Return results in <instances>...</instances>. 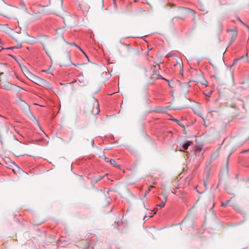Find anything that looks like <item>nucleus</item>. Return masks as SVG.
<instances>
[{
	"label": "nucleus",
	"mask_w": 249,
	"mask_h": 249,
	"mask_svg": "<svg viewBox=\"0 0 249 249\" xmlns=\"http://www.w3.org/2000/svg\"><path fill=\"white\" fill-rule=\"evenodd\" d=\"M211 93L212 92H211L210 93H208V95L211 94Z\"/></svg>",
	"instance_id": "30"
},
{
	"label": "nucleus",
	"mask_w": 249,
	"mask_h": 249,
	"mask_svg": "<svg viewBox=\"0 0 249 249\" xmlns=\"http://www.w3.org/2000/svg\"><path fill=\"white\" fill-rule=\"evenodd\" d=\"M49 48V46H45L44 45H43L44 50L45 51V52L47 53H48L47 49H48Z\"/></svg>",
	"instance_id": "15"
},
{
	"label": "nucleus",
	"mask_w": 249,
	"mask_h": 249,
	"mask_svg": "<svg viewBox=\"0 0 249 249\" xmlns=\"http://www.w3.org/2000/svg\"><path fill=\"white\" fill-rule=\"evenodd\" d=\"M21 44H18L16 46L10 48V49H13L14 48H21Z\"/></svg>",
	"instance_id": "12"
},
{
	"label": "nucleus",
	"mask_w": 249,
	"mask_h": 249,
	"mask_svg": "<svg viewBox=\"0 0 249 249\" xmlns=\"http://www.w3.org/2000/svg\"><path fill=\"white\" fill-rule=\"evenodd\" d=\"M201 151V148L198 147L195 149V153L196 154L197 153H199Z\"/></svg>",
	"instance_id": "11"
},
{
	"label": "nucleus",
	"mask_w": 249,
	"mask_h": 249,
	"mask_svg": "<svg viewBox=\"0 0 249 249\" xmlns=\"http://www.w3.org/2000/svg\"><path fill=\"white\" fill-rule=\"evenodd\" d=\"M229 202V201H226L225 202H222L221 205L223 207H226L227 206Z\"/></svg>",
	"instance_id": "13"
},
{
	"label": "nucleus",
	"mask_w": 249,
	"mask_h": 249,
	"mask_svg": "<svg viewBox=\"0 0 249 249\" xmlns=\"http://www.w3.org/2000/svg\"><path fill=\"white\" fill-rule=\"evenodd\" d=\"M143 205H144V207H145V205H144V203H143ZM145 208V209H146V210H148V208Z\"/></svg>",
	"instance_id": "25"
},
{
	"label": "nucleus",
	"mask_w": 249,
	"mask_h": 249,
	"mask_svg": "<svg viewBox=\"0 0 249 249\" xmlns=\"http://www.w3.org/2000/svg\"><path fill=\"white\" fill-rule=\"evenodd\" d=\"M178 64V63H176V64H175L174 65V66H176ZM178 64H179V65H180V63H178Z\"/></svg>",
	"instance_id": "23"
},
{
	"label": "nucleus",
	"mask_w": 249,
	"mask_h": 249,
	"mask_svg": "<svg viewBox=\"0 0 249 249\" xmlns=\"http://www.w3.org/2000/svg\"><path fill=\"white\" fill-rule=\"evenodd\" d=\"M169 86L170 87H172V86H171V84H169Z\"/></svg>",
	"instance_id": "28"
},
{
	"label": "nucleus",
	"mask_w": 249,
	"mask_h": 249,
	"mask_svg": "<svg viewBox=\"0 0 249 249\" xmlns=\"http://www.w3.org/2000/svg\"><path fill=\"white\" fill-rule=\"evenodd\" d=\"M230 31L232 32V37L231 38V42H230V44L229 45V46L231 45L233 43V42L234 41V40L235 39L236 36H237V32L236 30H228V32H230Z\"/></svg>",
	"instance_id": "2"
},
{
	"label": "nucleus",
	"mask_w": 249,
	"mask_h": 249,
	"mask_svg": "<svg viewBox=\"0 0 249 249\" xmlns=\"http://www.w3.org/2000/svg\"><path fill=\"white\" fill-rule=\"evenodd\" d=\"M239 20H240V22H241L243 24L245 25V24L243 23V22H242V21H241L240 19Z\"/></svg>",
	"instance_id": "26"
},
{
	"label": "nucleus",
	"mask_w": 249,
	"mask_h": 249,
	"mask_svg": "<svg viewBox=\"0 0 249 249\" xmlns=\"http://www.w3.org/2000/svg\"><path fill=\"white\" fill-rule=\"evenodd\" d=\"M102 178V177H100L99 179H101Z\"/></svg>",
	"instance_id": "27"
},
{
	"label": "nucleus",
	"mask_w": 249,
	"mask_h": 249,
	"mask_svg": "<svg viewBox=\"0 0 249 249\" xmlns=\"http://www.w3.org/2000/svg\"><path fill=\"white\" fill-rule=\"evenodd\" d=\"M6 66L5 64L0 63V74L3 73V71L5 70Z\"/></svg>",
	"instance_id": "6"
},
{
	"label": "nucleus",
	"mask_w": 249,
	"mask_h": 249,
	"mask_svg": "<svg viewBox=\"0 0 249 249\" xmlns=\"http://www.w3.org/2000/svg\"><path fill=\"white\" fill-rule=\"evenodd\" d=\"M233 152V151H231L230 154L229 155H228V157H227V162L229 160V158L231 156V155L232 153Z\"/></svg>",
	"instance_id": "18"
},
{
	"label": "nucleus",
	"mask_w": 249,
	"mask_h": 249,
	"mask_svg": "<svg viewBox=\"0 0 249 249\" xmlns=\"http://www.w3.org/2000/svg\"><path fill=\"white\" fill-rule=\"evenodd\" d=\"M246 62L247 63H249V59L248 60V59H246Z\"/></svg>",
	"instance_id": "24"
},
{
	"label": "nucleus",
	"mask_w": 249,
	"mask_h": 249,
	"mask_svg": "<svg viewBox=\"0 0 249 249\" xmlns=\"http://www.w3.org/2000/svg\"><path fill=\"white\" fill-rule=\"evenodd\" d=\"M67 43L68 44H69V45H73V46H76V44L74 42H72V43H68V42H67Z\"/></svg>",
	"instance_id": "16"
},
{
	"label": "nucleus",
	"mask_w": 249,
	"mask_h": 249,
	"mask_svg": "<svg viewBox=\"0 0 249 249\" xmlns=\"http://www.w3.org/2000/svg\"><path fill=\"white\" fill-rule=\"evenodd\" d=\"M157 213V211H155L153 213H150L148 215H145L144 218V220H146L148 219V218L152 217L153 216V215L156 214Z\"/></svg>",
	"instance_id": "9"
},
{
	"label": "nucleus",
	"mask_w": 249,
	"mask_h": 249,
	"mask_svg": "<svg viewBox=\"0 0 249 249\" xmlns=\"http://www.w3.org/2000/svg\"><path fill=\"white\" fill-rule=\"evenodd\" d=\"M249 152V150L243 151L241 153H245L246 152Z\"/></svg>",
	"instance_id": "20"
},
{
	"label": "nucleus",
	"mask_w": 249,
	"mask_h": 249,
	"mask_svg": "<svg viewBox=\"0 0 249 249\" xmlns=\"http://www.w3.org/2000/svg\"><path fill=\"white\" fill-rule=\"evenodd\" d=\"M193 144V142L191 141H186L182 145V147L184 150H187L189 146Z\"/></svg>",
	"instance_id": "5"
},
{
	"label": "nucleus",
	"mask_w": 249,
	"mask_h": 249,
	"mask_svg": "<svg viewBox=\"0 0 249 249\" xmlns=\"http://www.w3.org/2000/svg\"><path fill=\"white\" fill-rule=\"evenodd\" d=\"M19 105L25 110H29V105L24 101L20 100Z\"/></svg>",
	"instance_id": "3"
},
{
	"label": "nucleus",
	"mask_w": 249,
	"mask_h": 249,
	"mask_svg": "<svg viewBox=\"0 0 249 249\" xmlns=\"http://www.w3.org/2000/svg\"><path fill=\"white\" fill-rule=\"evenodd\" d=\"M211 93L212 92H211L210 93H208V95L211 94Z\"/></svg>",
	"instance_id": "29"
},
{
	"label": "nucleus",
	"mask_w": 249,
	"mask_h": 249,
	"mask_svg": "<svg viewBox=\"0 0 249 249\" xmlns=\"http://www.w3.org/2000/svg\"><path fill=\"white\" fill-rule=\"evenodd\" d=\"M107 160V158H105V161L106 162H109L110 164L111 165H112L114 167H117V168H120V166L119 165H118L116 164V162H115V161L114 160L110 159L109 160Z\"/></svg>",
	"instance_id": "4"
},
{
	"label": "nucleus",
	"mask_w": 249,
	"mask_h": 249,
	"mask_svg": "<svg viewBox=\"0 0 249 249\" xmlns=\"http://www.w3.org/2000/svg\"><path fill=\"white\" fill-rule=\"evenodd\" d=\"M161 196H162V197H163L162 198H161L160 196L158 198H159V199L161 200V203L157 205V206H159L160 208H163L165 206V203L167 201V196L164 193H162L161 194Z\"/></svg>",
	"instance_id": "1"
},
{
	"label": "nucleus",
	"mask_w": 249,
	"mask_h": 249,
	"mask_svg": "<svg viewBox=\"0 0 249 249\" xmlns=\"http://www.w3.org/2000/svg\"><path fill=\"white\" fill-rule=\"evenodd\" d=\"M113 5H114V7L115 8H117V3H116V2L115 0H114V1H113Z\"/></svg>",
	"instance_id": "17"
},
{
	"label": "nucleus",
	"mask_w": 249,
	"mask_h": 249,
	"mask_svg": "<svg viewBox=\"0 0 249 249\" xmlns=\"http://www.w3.org/2000/svg\"><path fill=\"white\" fill-rule=\"evenodd\" d=\"M91 142L92 146L93 147L94 146V140L92 139L91 141Z\"/></svg>",
	"instance_id": "19"
},
{
	"label": "nucleus",
	"mask_w": 249,
	"mask_h": 249,
	"mask_svg": "<svg viewBox=\"0 0 249 249\" xmlns=\"http://www.w3.org/2000/svg\"><path fill=\"white\" fill-rule=\"evenodd\" d=\"M248 53H246V55H244V56H241L238 58H237L236 59H235L234 61H233V64H235L236 62H237L238 61L241 60V59H243V58H246V59H247V57H248Z\"/></svg>",
	"instance_id": "7"
},
{
	"label": "nucleus",
	"mask_w": 249,
	"mask_h": 249,
	"mask_svg": "<svg viewBox=\"0 0 249 249\" xmlns=\"http://www.w3.org/2000/svg\"><path fill=\"white\" fill-rule=\"evenodd\" d=\"M76 47L78 49H79V50H80V51H81L83 53H84V54L85 55V56H86V57H87V58H88V56H87V55L85 53L82 51V50L81 49V48H80L79 46H78L76 45Z\"/></svg>",
	"instance_id": "14"
},
{
	"label": "nucleus",
	"mask_w": 249,
	"mask_h": 249,
	"mask_svg": "<svg viewBox=\"0 0 249 249\" xmlns=\"http://www.w3.org/2000/svg\"><path fill=\"white\" fill-rule=\"evenodd\" d=\"M180 74H182L183 73V68H182L181 70L180 71Z\"/></svg>",
	"instance_id": "21"
},
{
	"label": "nucleus",
	"mask_w": 249,
	"mask_h": 249,
	"mask_svg": "<svg viewBox=\"0 0 249 249\" xmlns=\"http://www.w3.org/2000/svg\"><path fill=\"white\" fill-rule=\"evenodd\" d=\"M67 59L69 60V62H70V64H68L67 65H66V66H70V65H73L71 62V59H70V53H67Z\"/></svg>",
	"instance_id": "10"
},
{
	"label": "nucleus",
	"mask_w": 249,
	"mask_h": 249,
	"mask_svg": "<svg viewBox=\"0 0 249 249\" xmlns=\"http://www.w3.org/2000/svg\"><path fill=\"white\" fill-rule=\"evenodd\" d=\"M31 78H32V80L36 83L37 82L41 80L38 77H37L33 74H31Z\"/></svg>",
	"instance_id": "8"
},
{
	"label": "nucleus",
	"mask_w": 249,
	"mask_h": 249,
	"mask_svg": "<svg viewBox=\"0 0 249 249\" xmlns=\"http://www.w3.org/2000/svg\"><path fill=\"white\" fill-rule=\"evenodd\" d=\"M173 120L175 122H178V121L176 119H174Z\"/></svg>",
	"instance_id": "22"
}]
</instances>
